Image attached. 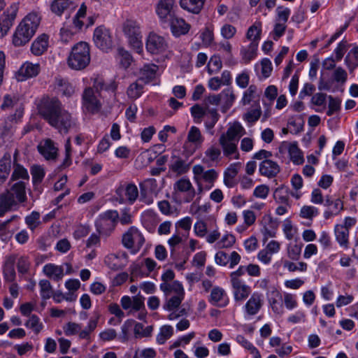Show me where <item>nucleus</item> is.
Listing matches in <instances>:
<instances>
[{
	"instance_id": "1",
	"label": "nucleus",
	"mask_w": 358,
	"mask_h": 358,
	"mask_svg": "<svg viewBox=\"0 0 358 358\" xmlns=\"http://www.w3.org/2000/svg\"><path fill=\"white\" fill-rule=\"evenodd\" d=\"M38 110L43 118L60 134H67L76 126V119L64 108L57 98L43 97L38 104Z\"/></svg>"
},
{
	"instance_id": "2",
	"label": "nucleus",
	"mask_w": 358,
	"mask_h": 358,
	"mask_svg": "<svg viewBox=\"0 0 358 358\" xmlns=\"http://www.w3.org/2000/svg\"><path fill=\"white\" fill-rule=\"evenodd\" d=\"M26 201L25 183L22 181L14 183L9 189L0 194V217L10 211L19 203H24Z\"/></svg>"
},
{
	"instance_id": "3",
	"label": "nucleus",
	"mask_w": 358,
	"mask_h": 358,
	"mask_svg": "<svg viewBox=\"0 0 358 358\" xmlns=\"http://www.w3.org/2000/svg\"><path fill=\"white\" fill-rule=\"evenodd\" d=\"M39 23L40 17L36 13L28 14L17 26L13 34V45L20 47L27 43L34 35Z\"/></svg>"
},
{
	"instance_id": "4",
	"label": "nucleus",
	"mask_w": 358,
	"mask_h": 358,
	"mask_svg": "<svg viewBox=\"0 0 358 358\" xmlns=\"http://www.w3.org/2000/svg\"><path fill=\"white\" fill-rule=\"evenodd\" d=\"M90 62V46L86 42H79L71 49L67 59L68 66L73 70H83Z\"/></svg>"
},
{
	"instance_id": "5",
	"label": "nucleus",
	"mask_w": 358,
	"mask_h": 358,
	"mask_svg": "<svg viewBox=\"0 0 358 358\" xmlns=\"http://www.w3.org/2000/svg\"><path fill=\"white\" fill-rule=\"evenodd\" d=\"M160 289L164 293L167 299L163 308L169 311L178 308L184 299L185 291L183 287L178 281H174L171 285L160 284Z\"/></svg>"
},
{
	"instance_id": "6",
	"label": "nucleus",
	"mask_w": 358,
	"mask_h": 358,
	"mask_svg": "<svg viewBox=\"0 0 358 358\" xmlns=\"http://www.w3.org/2000/svg\"><path fill=\"white\" fill-rule=\"evenodd\" d=\"M118 220V212L116 210H108L96 217L94 222L96 231L102 238H108L115 231Z\"/></svg>"
},
{
	"instance_id": "7",
	"label": "nucleus",
	"mask_w": 358,
	"mask_h": 358,
	"mask_svg": "<svg viewBox=\"0 0 358 358\" xmlns=\"http://www.w3.org/2000/svg\"><path fill=\"white\" fill-rule=\"evenodd\" d=\"M192 172L194 180L196 183L198 189L200 192L203 191V183L206 184V189L213 187L219 176L218 172L215 169L205 170L204 167L200 164L194 165L192 168Z\"/></svg>"
},
{
	"instance_id": "8",
	"label": "nucleus",
	"mask_w": 358,
	"mask_h": 358,
	"mask_svg": "<svg viewBox=\"0 0 358 358\" xmlns=\"http://www.w3.org/2000/svg\"><path fill=\"white\" fill-rule=\"evenodd\" d=\"M143 234L135 227H131L122 237V245L133 255L138 253L145 243Z\"/></svg>"
},
{
	"instance_id": "9",
	"label": "nucleus",
	"mask_w": 358,
	"mask_h": 358,
	"mask_svg": "<svg viewBox=\"0 0 358 358\" xmlns=\"http://www.w3.org/2000/svg\"><path fill=\"white\" fill-rule=\"evenodd\" d=\"M123 32L130 46L138 53L143 51L142 34L139 24L128 20L123 24Z\"/></svg>"
},
{
	"instance_id": "10",
	"label": "nucleus",
	"mask_w": 358,
	"mask_h": 358,
	"mask_svg": "<svg viewBox=\"0 0 358 358\" xmlns=\"http://www.w3.org/2000/svg\"><path fill=\"white\" fill-rule=\"evenodd\" d=\"M100 94L93 87H86L82 94V109L85 113L96 114L102 108Z\"/></svg>"
},
{
	"instance_id": "11",
	"label": "nucleus",
	"mask_w": 358,
	"mask_h": 358,
	"mask_svg": "<svg viewBox=\"0 0 358 358\" xmlns=\"http://www.w3.org/2000/svg\"><path fill=\"white\" fill-rule=\"evenodd\" d=\"M94 45L103 51H108L113 47V36L109 29L104 25L97 27L93 34Z\"/></svg>"
},
{
	"instance_id": "12",
	"label": "nucleus",
	"mask_w": 358,
	"mask_h": 358,
	"mask_svg": "<svg viewBox=\"0 0 358 358\" xmlns=\"http://www.w3.org/2000/svg\"><path fill=\"white\" fill-rule=\"evenodd\" d=\"M145 48L150 54L159 55L164 53L167 50L168 42L164 36L151 32L147 37Z\"/></svg>"
},
{
	"instance_id": "13",
	"label": "nucleus",
	"mask_w": 358,
	"mask_h": 358,
	"mask_svg": "<svg viewBox=\"0 0 358 358\" xmlns=\"http://www.w3.org/2000/svg\"><path fill=\"white\" fill-rule=\"evenodd\" d=\"M17 10L18 5L14 3L0 16V38L6 36L13 26Z\"/></svg>"
},
{
	"instance_id": "14",
	"label": "nucleus",
	"mask_w": 358,
	"mask_h": 358,
	"mask_svg": "<svg viewBox=\"0 0 358 358\" xmlns=\"http://www.w3.org/2000/svg\"><path fill=\"white\" fill-rule=\"evenodd\" d=\"M263 305V294L257 292H253L243 306L244 313L248 317L254 316L259 312Z\"/></svg>"
},
{
	"instance_id": "15",
	"label": "nucleus",
	"mask_w": 358,
	"mask_h": 358,
	"mask_svg": "<svg viewBox=\"0 0 358 358\" xmlns=\"http://www.w3.org/2000/svg\"><path fill=\"white\" fill-rule=\"evenodd\" d=\"M41 71L40 64L25 62L16 73V78L18 81H24L29 78L36 77Z\"/></svg>"
},
{
	"instance_id": "16",
	"label": "nucleus",
	"mask_w": 358,
	"mask_h": 358,
	"mask_svg": "<svg viewBox=\"0 0 358 358\" xmlns=\"http://www.w3.org/2000/svg\"><path fill=\"white\" fill-rule=\"evenodd\" d=\"M38 152L46 160H55L58 156V148L50 138L41 141L38 145Z\"/></svg>"
},
{
	"instance_id": "17",
	"label": "nucleus",
	"mask_w": 358,
	"mask_h": 358,
	"mask_svg": "<svg viewBox=\"0 0 358 358\" xmlns=\"http://www.w3.org/2000/svg\"><path fill=\"white\" fill-rule=\"evenodd\" d=\"M208 300L211 305L219 308L226 307L229 303V299L226 291L218 286H215L210 289Z\"/></svg>"
},
{
	"instance_id": "18",
	"label": "nucleus",
	"mask_w": 358,
	"mask_h": 358,
	"mask_svg": "<svg viewBox=\"0 0 358 358\" xmlns=\"http://www.w3.org/2000/svg\"><path fill=\"white\" fill-rule=\"evenodd\" d=\"M175 0H159L155 6V12L162 22H166L168 17L173 16Z\"/></svg>"
},
{
	"instance_id": "19",
	"label": "nucleus",
	"mask_w": 358,
	"mask_h": 358,
	"mask_svg": "<svg viewBox=\"0 0 358 358\" xmlns=\"http://www.w3.org/2000/svg\"><path fill=\"white\" fill-rule=\"evenodd\" d=\"M174 189L184 194L182 201L184 203H189L196 196V191L190 180L187 178H181L174 184Z\"/></svg>"
},
{
	"instance_id": "20",
	"label": "nucleus",
	"mask_w": 358,
	"mask_h": 358,
	"mask_svg": "<svg viewBox=\"0 0 358 358\" xmlns=\"http://www.w3.org/2000/svg\"><path fill=\"white\" fill-rule=\"evenodd\" d=\"M327 209L324 212V217L329 220L338 215L343 210V203L340 199H333L330 196H327L324 203Z\"/></svg>"
},
{
	"instance_id": "21",
	"label": "nucleus",
	"mask_w": 358,
	"mask_h": 358,
	"mask_svg": "<svg viewBox=\"0 0 358 358\" xmlns=\"http://www.w3.org/2000/svg\"><path fill=\"white\" fill-rule=\"evenodd\" d=\"M128 257L125 252L112 253L107 255L104 259L106 265L113 271H118L122 269L126 264L123 262V259L126 262Z\"/></svg>"
},
{
	"instance_id": "22",
	"label": "nucleus",
	"mask_w": 358,
	"mask_h": 358,
	"mask_svg": "<svg viewBox=\"0 0 358 358\" xmlns=\"http://www.w3.org/2000/svg\"><path fill=\"white\" fill-rule=\"evenodd\" d=\"M219 143L222 147L223 155L229 159H238L240 155L238 150V143L226 140L224 137H220Z\"/></svg>"
},
{
	"instance_id": "23",
	"label": "nucleus",
	"mask_w": 358,
	"mask_h": 358,
	"mask_svg": "<svg viewBox=\"0 0 358 358\" xmlns=\"http://www.w3.org/2000/svg\"><path fill=\"white\" fill-rule=\"evenodd\" d=\"M259 171L261 176L273 178L280 172L278 164L271 159L263 160L259 164Z\"/></svg>"
},
{
	"instance_id": "24",
	"label": "nucleus",
	"mask_w": 358,
	"mask_h": 358,
	"mask_svg": "<svg viewBox=\"0 0 358 358\" xmlns=\"http://www.w3.org/2000/svg\"><path fill=\"white\" fill-rule=\"evenodd\" d=\"M233 289L234 298L236 301H243L251 293V288L244 281L231 282Z\"/></svg>"
},
{
	"instance_id": "25",
	"label": "nucleus",
	"mask_w": 358,
	"mask_h": 358,
	"mask_svg": "<svg viewBox=\"0 0 358 358\" xmlns=\"http://www.w3.org/2000/svg\"><path fill=\"white\" fill-rule=\"evenodd\" d=\"M335 240L338 245L343 250L350 248V231L344 229L341 224H336L334 229Z\"/></svg>"
},
{
	"instance_id": "26",
	"label": "nucleus",
	"mask_w": 358,
	"mask_h": 358,
	"mask_svg": "<svg viewBox=\"0 0 358 358\" xmlns=\"http://www.w3.org/2000/svg\"><path fill=\"white\" fill-rule=\"evenodd\" d=\"M245 134V129L239 122H236L231 125L220 137H224L226 140L238 143L240 138Z\"/></svg>"
},
{
	"instance_id": "27",
	"label": "nucleus",
	"mask_w": 358,
	"mask_h": 358,
	"mask_svg": "<svg viewBox=\"0 0 358 358\" xmlns=\"http://www.w3.org/2000/svg\"><path fill=\"white\" fill-rule=\"evenodd\" d=\"M170 20L171 29L174 36H180L186 34L189 31L190 25L182 18L172 16Z\"/></svg>"
},
{
	"instance_id": "28",
	"label": "nucleus",
	"mask_w": 358,
	"mask_h": 358,
	"mask_svg": "<svg viewBox=\"0 0 358 358\" xmlns=\"http://www.w3.org/2000/svg\"><path fill=\"white\" fill-rule=\"evenodd\" d=\"M241 166L240 162L233 163L224 172V184L229 188L234 187L236 185L235 178Z\"/></svg>"
},
{
	"instance_id": "29",
	"label": "nucleus",
	"mask_w": 358,
	"mask_h": 358,
	"mask_svg": "<svg viewBox=\"0 0 358 358\" xmlns=\"http://www.w3.org/2000/svg\"><path fill=\"white\" fill-rule=\"evenodd\" d=\"M158 71V66L155 64H145L140 70L138 81L147 84L152 81Z\"/></svg>"
},
{
	"instance_id": "30",
	"label": "nucleus",
	"mask_w": 358,
	"mask_h": 358,
	"mask_svg": "<svg viewBox=\"0 0 358 358\" xmlns=\"http://www.w3.org/2000/svg\"><path fill=\"white\" fill-rule=\"evenodd\" d=\"M43 272L47 277L55 281H59L64 277L63 267L52 263L45 264L43 268Z\"/></svg>"
},
{
	"instance_id": "31",
	"label": "nucleus",
	"mask_w": 358,
	"mask_h": 358,
	"mask_svg": "<svg viewBox=\"0 0 358 358\" xmlns=\"http://www.w3.org/2000/svg\"><path fill=\"white\" fill-rule=\"evenodd\" d=\"M222 112L226 113L234 104L236 101V96L231 87L223 90L220 92Z\"/></svg>"
},
{
	"instance_id": "32",
	"label": "nucleus",
	"mask_w": 358,
	"mask_h": 358,
	"mask_svg": "<svg viewBox=\"0 0 358 358\" xmlns=\"http://www.w3.org/2000/svg\"><path fill=\"white\" fill-rule=\"evenodd\" d=\"M87 14V6L83 3L81 4L76 15L73 18L72 26H71L77 33L81 31L86 24L84 21Z\"/></svg>"
},
{
	"instance_id": "33",
	"label": "nucleus",
	"mask_w": 358,
	"mask_h": 358,
	"mask_svg": "<svg viewBox=\"0 0 358 358\" xmlns=\"http://www.w3.org/2000/svg\"><path fill=\"white\" fill-rule=\"evenodd\" d=\"M48 47V36L46 34H42L37 37L32 43L31 47V52L36 56L43 55Z\"/></svg>"
},
{
	"instance_id": "34",
	"label": "nucleus",
	"mask_w": 358,
	"mask_h": 358,
	"mask_svg": "<svg viewBox=\"0 0 358 358\" xmlns=\"http://www.w3.org/2000/svg\"><path fill=\"white\" fill-rule=\"evenodd\" d=\"M15 257L10 256L7 258L3 265V278L6 282H13L15 280Z\"/></svg>"
},
{
	"instance_id": "35",
	"label": "nucleus",
	"mask_w": 358,
	"mask_h": 358,
	"mask_svg": "<svg viewBox=\"0 0 358 358\" xmlns=\"http://www.w3.org/2000/svg\"><path fill=\"white\" fill-rule=\"evenodd\" d=\"M206 0H180L182 8L190 13L198 14L203 7Z\"/></svg>"
},
{
	"instance_id": "36",
	"label": "nucleus",
	"mask_w": 358,
	"mask_h": 358,
	"mask_svg": "<svg viewBox=\"0 0 358 358\" xmlns=\"http://www.w3.org/2000/svg\"><path fill=\"white\" fill-rule=\"evenodd\" d=\"M11 167L10 155L6 153L0 159V185L7 179Z\"/></svg>"
},
{
	"instance_id": "37",
	"label": "nucleus",
	"mask_w": 358,
	"mask_h": 358,
	"mask_svg": "<svg viewBox=\"0 0 358 358\" xmlns=\"http://www.w3.org/2000/svg\"><path fill=\"white\" fill-rule=\"evenodd\" d=\"M18 217L17 215H15L9 220L0 223V238L3 241L7 242L12 238L13 230L10 229V224Z\"/></svg>"
},
{
	"instance_id": "38",
	"label": "nucleus",
	"mask_w": 358,
	"mask_h": 358,
	"mask_svg": "<svg viewBox=\"0 0 358 358\" xmlns=\"http://www.w3.org/2000/svg\"><path fill=\"white\" fill-rule=\"evenodd\" d=\"M56 87L63 96L70 97L75 92L73 86L66 79L56 78Z\"/></svg>"
},
{
	"instance_id": "39",
	"label": "nucleus",
	"mask_w": 358,
	"mask_h": 358,
	"mask_svg": "<svg viewBox=\"0 0 358 358\" xmlns=\"http://www.w3.org/2000/svg\"><path fill=\"white\" fill-rule=\"evenodd\" d=\"M258 44L256 42H250L247 48L242 47L241 49V54L242 59L245 64L249 63L253 59L257 54Z\"/></svg>"
},
{
	"instance_id": "40",
	"label": "nucleus",
	"mask_w": 358,
	"mask_h": 358,
	"mask_svg": "<svg viewBox=\"0 0 358 358\" xmlns=\"http://www.w3.org/2000/svg\"><path fill=\"white\" fill-rule=\"evenodd\" d=\"M204 117H206L205 127L207 130L209 131L213 129L220 119V115L217 113V110L216 108H210L209 107H207V111L206 112Z\"/></svg>"
},
{
	"instance_id": "41",
	"label": "nucleus",
	"mask_w": 358,
	"mask_h": 358,
	"mask_svg": "<svg viewBox=\"0 0 358 358\" xmlns=\"http://www.w3.org/2000/svg\"><path fill=\"white\" fill-rule=\"evenodd\" d=\"M74 0H54L51 4V10L57 15H62L64 12L73 5Z\"/></svg>"
},
{
	"instance_id": "42",
	"label": "nucleus",
	"mask_w": 358,
	"mask_h": 358,
	"mask_svg": "<svg viewBox=\"0 0 358 358\" xmlns=\"http://www.w3.org/2000/svg\"><path fill=\"white\" fill-rule=\"evenodd\" d=\"M345 64L350 72L358 66V46L354 47L347 54Z\"/></svg>"
},
{
	"instance_id": "43",
	"label": "nucleus",
	"mask_w": 358,
	"mask_h": 358,
	"mask_svg": "<svg viewBox=\"0 0 358 358\" xmlns=\"http://www.w3.org/2000/svg\"><path fill=\"white\" fill-rule=\"evenodd\" d=\"M187 141L196 147L201 146L204 141V137L198 127L192 126L188 131Z\"/></svg>"
},
{
	"instance_id": "44",
	"label": "nucleus",
	"mask_w": 358,
	"mask_h": 358,
	"mask_svg": "<svg viewBox=\"0 0 358 358\" xmlns=\"http://www.w3.org/2000/svg\"><path fill=\"white\" fill-rule=\"evenodd\" d=\"M138 79L130 84L127 90V94L131 99L135 100L139 98L143 92V85Z\"/></svg>"
},
{
	"instance_id": "45",
	"label": "nucleus",
	"mask_w": 358,
	"mask_h": 358,
	"mask_svg": "<svg viewBox=\"0 0 358 358\" xmlns=\"http://www.w3.org/2000/svg\"><path fill=\"white\" fill-rule=\"evenodd\" d=\"M288 152L291 161L296 165L302 164L304 162L303 152L295 143L289 145Z\"/></svg>"
},
{
	"instance_id": "46",
	"label": "nucleus",
	"mask_w": 358,
	"mask_h": 358,
	"mask_svg": "<svg viewBox=\"0 0 358 358\" xmlns=\"http://www.w3.org/2000/svg\"><path fill=\"white\" fill-rule=\"evenodd\" d=\"M38 285L40 287V294L42 299L43 300L42 306H45V301L49 299L52 295V287L48 280H40Z\"/></svg>"
},
{
	"instance_id": "47",
	"label": "nucleus",
	"mask_w": 358,
	"mask_h": 358,
	"mask_svg": "<svg viewBox=\"0 0 358 358\" xmlns=\"http://www.w3.org/2000/svg\"><path fill=\"white\" fill-rule=\"evenodd\" d=\"M262 25L260 22H255L250 26L246 33V38L251 42H256L259 44L261 38Z\"/></svg>"
},
{
	"instance_id": "48",
	"label": "nucleus",
	"mask_w": 358,
	"mask_h": 358,
	"mask_svg": "<svg viewBox=\"0 0 358 358\" xmlns=\"http://www.w3.org/2000/svg\"><path fill=\"white\" fill-rule=\"evenodd\" d=\"M83 329L82 324L74 322H69L63 327L64 333L66 336L78 335L79 338Z\"/></svg>"
},
{
	"instance_id": "49",
	"label": "nucleus",
	"mask_w": 358,
	"mask_h": 358,
	"mask_svg": "<svg viewBox=\"0 0 358 358\" xmlns=\"http://www.w3.org/2000/svg\"><path fill=\"white\" fill-rule=\"evenodd\" d=\"M173 334V328L171 325H164L157 336L156 340L158 344L163 345Z\"/></svg>"
},
{
	"instance_id": "50",
	"label": "nucleus",
	"mask_w": 358,
	"mask_h": 358,
	"mask_svg": "<svg viewBox=\"0 0 358 358\" xmlns=\"http://www.w3.org/2000/svg\"><path fill=\"white\" fill-rule=\"evenodd\" d=\"M273 198L276 202L282 204H288V188L284 185L277 187L273 192Z\"/></svg>"
},
{
	"instance_id": "51",
	"label": "nucleus",
	"mask_w": 358,
	"mask_h": 358,
	"mask_svg": "<svg viewBox=\"0 0 358 358\" xmlns=\"http://www.w3.org/2000/svg\"><path fill=\"white\" fill-rule=\"evenodd\" d=\"M281 299L282 295L279 291L275 289L271 292V296L268 298V303L271 307L272 310L275 313L279 314L282 313V306L279 302Z\"/></svg>"
},
{
	"instance_id": "52",
	"label": "nucleus",
	"mask_w": 358,
	"mask_h": 358,
	"mask_svg": "<svg viewBox=\"0 0 358 358\" xmlns=\"http://www.w3.org/2000/svg\"><path fill=\"white\" fill-rule=\"evenodd\" d=\"M257 87L255 85H250L248 88L243 92V97L241 99V103L243 106H246L250 103L257 96Z\"/></svg>"
},
{
	"instance_id": "53",
	"label": "nucleus",
	"mask_w": 358,
	"mask_h": 358,
	"mask_svg": "<svg viewBox=\"0 0 358 358\" xmlns=\"http://www.w3.org/2000/svg\"><path fill=\"white\" fill-rule=\"evenodd\" d=\"M99 320V316H97L96 318H91L87 327L83 329L82 332H80V340H90V336L91 334L94 331L97 326Z\"/></svg>"
},
{
	"instance_id": "54",
	"label": "nucleus",
	"mask_w": 358,
	"mask_h": 358,
	"mask_svg": "<svg viewBox=\"0 0 358 358\" xmlns=\"http://www.w3.org/2000/svg\"><path fill=\"white\" fill-rule=\"evenodd\" d=\"M31 174L32 176V182L35 187L40 185L45 177L44 169L39 165H34L31 168Z\"/></svg>"
},
{
	"instance_id": "55",
	"label": "nucleus",
	"mask_w": 358,
	"mask_h": 358,
	"mask_svg": "<svg viewBox=\"0 0 358 358\" xmlns=\"http://www.w3.org/2000/svg\"><path fill=\"white\" fill-rule=\"evenodd\" d=\"M320 213L319 209L313 206L305 205L302 206L299 215L301 217L312 220Z\"/></svg>"
},
{
	"instance_id": "56",
	"label": "nucleus",
	"mask_w": 358,
	"mask_h": 358,
	"mask_svg": "<svg viewBox=\"0 0 358 358\" xmlns=\"http://www.w3.org/2000/svg\"><path fill=\"white\" fill-rule=\"evenodd\" d=\"M283 267L287 268L289 272L301 271L304 272L307 270L308 265L306 262H300L294 263L289 260H284L282 262Z\"/></svg>"
},
{
	"instance_id": "57",
	"label": "nucleus",
	"mask_w": 358,
	"mask_h": 358,
	"mask_svg": "<svg viewBox=\"0 0 358 358\" xmlns=\"http://www.w3.org/2000/svg\"><path fill=\"white\" fill-rule=\"evenodd\" d=\"M117 59L124 69L129 68L133 61L131 54L123 48L118 49Z\"/></svg>"
},
{
	"instance_id": "58",
	"label": "nucleus",
	"mask_w": 358,
	"mask_h": 358,
	"mask_svg": "<svg viewBox=\"0 0 358 358\" xmlns=\"http://www.w3.org/2000/svg\"><path fill=\"white\" fill-rule=\"evenodd\" d=\"M25 223L28 228L31 231H34L41 224L40 213L33 211L25 217Z\"/></svg>"
},
{
	"instance_id": "59",
	"label": "nucleus",
	"mask_w": 358,
	"mask_h": 358,
	"mask_svg": "<svg viewBox=\"0 0 358 358\" xmlns=\"http://www.w3.org/2000/svg\"><path fill=\"white\" fill-rule=\"evenodd\" d=\"M77 32L71 27L64 24L60 29V39L64 43H68L73 40Z\"/></svg>"
},
{
	"instance_id": "60",
	"label": "nucleus",
	"mask_w": 358,
	"mask_h": 358,
	"mask_svg": "<svg viewBox=\"0 0 358 358\" xmlns=\"http://www.w3.org/2000/svg\"><path fill=\"white\" fill-rule=\"evenodd\" d=\"M19 98L15 94H6L3 96V101L1 106L3 110H8L15 106L17 107L20 104L18 103Z\"/></svg>"
},
{
	"instance_id": "61",
	"label": "nucleus",
	"mask_w": 358,
	"mask_h": 358,
	"mask_svg": "<svg viewBox=\"0 0 358 358\" xmlns=\"http://www.w3.org/2000/svg\"><path fill=\"white\" fill-rule=\"evenodd\" d=\"M24 325L27 328L31 329L35 334H38L43 329V325L40 322L39 317L36 315H31Z\"/></svg>"
},
{
	"instance_id": "62",
	"label": "nucleus",
	"mask_w": 358,
	"mask_h": 358,
	"mask_svg": "<svg viewBox=\"0 0 358 358\" xmlns=\"http://www.w3.org/2000/svg\"><path fill=\"white\" fill-rule=\"evenodd\" d=\"M170 169L178 174L186 173L189 169V166L180 158L176 157L170 166Z\"/></svg>"
},
{
	"instance_id": "63",
	"label": "nucleus",
	"mask_w": 358,
	"mask_h": 358,
	"mask_svg": "<svg viewBox=\"0 0 358 358\" xmlns=\"http://www.w3.org/2000/svg\"><path fill=\"white\" fill-rule=\"evenodd\" d=\"M222 60H221L220 57L218 56L214 55L210 59V61L208 62V73L210 75L213 74V73H216L218 71H220V70L222 69Z\"/></svg>"
},
{
	"instance_id": "64",
	"label": "nucleus",
	"mask_w": 358,
	"mask_h": 358,
	"mask_svg": "<svg viewBox=\"0 0 358 358\" xmlns=\"http://www.w3.org/2000/svg\"><path fill=\"white\" fill-rule=\"evenodd\" d=\"M262 115V110L259 106L255 108L249 110L244 114L243 119L248 123L253 124L256 122Z\"/></svg>"
}]
</instances>
